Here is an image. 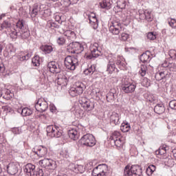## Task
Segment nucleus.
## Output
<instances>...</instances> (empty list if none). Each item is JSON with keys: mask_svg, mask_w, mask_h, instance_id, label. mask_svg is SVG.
<instances>
[{"mask_svg": "<svg viewBox=\"0 0 176 176\" xmlns=\"http://www.w3.org/2000/svg\"><path fill=\"white\" fill-rule=\"evenodd\" d=\"M147 39H149L150 41H155L156 39V34L153 32H148L147 34Z\"/></svg>", "mask_w": 176, "mask_h": 176, "instance_id": "603ef678", "label": "nucleus"}, {"mask_svg": "<svg viewBox=\"0 0 176 176\" xmlns=\"http://www.w3.org/2000/svg\"><path fill=\"white\" fill-rule=\"evenodd\" d=\"M79 104L85 111H93V109H94V103L91 102L90 100L86 98H80Z\"/></svg>", "mask_w": 176, "mask_h": 176, "instance_id": "f8f14e48", "label": "nucleus"}, {"mask_svg": "<svg viewBox=\"0 0 176 176\" xmlns=\"http://www.w3.org/2000/svg\"><path fill=\"white\" fill-rule=\"evenodd\" d=\"M89 24L94 30H97V28H98V19H97V18H92V19H89Z\"/></svg>", "mask_w": 176, "mask_h": 176, "instance_id": "f704fd0d", "label": "nucleus"}, {"mask_svg": "<svg viewBox=\"0 0 176 176\" xmlns=\"http://www.w3.org/2000/svg\"><path fill=\"white\" fill-rule=\"evenodd\" d=\"M69 168L74 173H80V174L85 173V170H86V168L83 166V165H75L74 164H70L69 165Z\"/></svg>", "mask_w": 176, "mask_h": 176, "instance_id": "6ab92c4d", "label": "nucleus"}, {"mask_svg": "<svg viewBox=\"0 0 176 176\" xmlns=\"http://www.w3.org/2000/svg\"><path fill=\"white\" fill-rule=\"evenodd\" d=\"M168 23L171 27V28H176V19L168 18Z\"/></svg>", "mask_w": 176, "mask_h": 176, "instance_id": "a18cd8bd", "label": "nucleus"}, {"mask_svg": "<svg viewBox=\"0 0 176 176\" xmlns=\"http://www.w3.org/2000/svg\"><path fill=\"white\" fill-rule=\"evenodd\" d=\"M96 72V66L94 65H91L87 69L84 70L85 75L87 76H91Z\"/></svg>", "mask_w": 176, "mask_h": 176, "instance_id": "cd10ccee", "label": "nucleus"}, {"mask_svg": "<svg viewBox=\"0 0 176 176\" xmlns=\"http://www.w3.org/2000/svg\"><path fill=\"white\" fill-rule=\"evenodd\" d=\"M119 38L120 39V41H127V39H129V35L127 34V33H122Z\"/></svg>", "mask_w": 176, "mask_h": 176, "instance_id": "13d9d810", "label": "nucleus"}, {"mask_svg": "<svg viewBox=\"0 0 176 176\" xmlns=\"http://www.w3.org/2000/svg\"><path fill=\"white\" fill-rule=\"evenodd\" d=\"M12 132L13 134H21V128H13L12 129Z\"/></svg>", "mask_w": 176, "mask_h": 176, "instance_id": "680f3d73", "label": "nucleus"}, {"mask_svg": "<svg viewBox=\"0 0 176 176\" xmlns=\"http://www.w3.org/2000/svg\"><path fill=\"white\" fill-rule=\"evenodd\" d=\"M38 164L47 170H56V168H57L56 161L49 158H44L43 160H40Z\"/></svg>", "mask_w": 176, "mask_h": 176, "instance_id": "0eeeda50", "label": "nucleus"}, {"mask_svg": "<svg viewBox=\"0 0 176 176\" xmlns=\"http://www.w3.org/2000/svg\"><path fill=\"white\" fill-rule=\"evenodd\" d=\"M47 26L50 27V28H60V25H58L57 23L54 22H48L47 23Z\"/></svg>", "mask_w": 176, "mask_h": 176, "instance_id": "864d4df0", "label": "nucleus"}, {"mask_svg": "<svg viewBox=\"0 0 176 176\" xmlns=\"http://www.w3.org/2000/svg\"><path fill=\"white\" fill-rule=\"evenodd\" d=\"M65 65L67 69L75 71L76 67L79 65V60L75 56H67L65 58Z\"/></svg>", "mask_w": 176, "mask_h": 176, "instance_id": "7ed1b4c3", "label": "nucleus"}, {"mask_svg": "<svg viewBox=\"0 0 176 176\" xmlns=\"http://www.w3.org/2000/svg\"><path fill=\"white\" fill-rule=\"evenodd\" d=\"M114 63L120 69H124L126 68V62L124 61V58L122 56L116 57Z\"/></svg>", "mask_w": 176, "mask_h": 176, "instance_id": "aec40b11", "label": "nucleus"}, {"mask_svg": "<svg viewBox=\"0 0 176 176\" xmlns=\"http://www.w3.org/2000/svg\"><path fill=\"white\" fill-rule=\"evenodd\" d=\"M97 16H96V14L91 12L90 14L88 15L89 20H91L92 19H96Z\"/></svg>", "mask_w": 176, "mask_h": 176, "instance_id": "774afa93", "label": "nucleus"}, {"mask_svg": "<svg viewBox=\"0 0 176 176\" xmlns=\"http://www.w3.org/2000/svg\"><path fill=\"white\" fill-rule=\"evenodd\" d=\"M8 50L11 54L12 53H14L16 52V50L12 45H8Z\"/></svg>", "mask_w": 176, "mask_h": 176, "instance_id": "0e129e2a", "label": "nucleus"}, {"mask_svg": "<svg viewBox=\"0 0 176 176\" xmlns=\"http://www.w3.org/2000/svg\"><path fill=\"white\" fill-rule=\"evenodd\" d=\"M10 36L12 39H16V38H17V30H16V29H14V28H12L10 30Z\"/></svg>", "mask_w": 176, "mask_h": 176, "instance_id": "de8ad7c7", "label": "nucleus"}, {"mask_svg": "<svg viewBox=\"0 0 176 176\" xmlns=\"http://www.w3.org/2000/svg\"><path fill=\"white\" fill-rule=\"evenodd\" d=\"M156 171V166L155 165H150L148 166L146 170V173L148 176H151Z\"/></svg>", "mask_w": 176, "mask_h": 176, "instance_id": "7c9ffc66", "label": "nucleus"}, {"mask_svg": "<svg viewBox=\"0 0 176 176\" xmlns=\"http://www.w3.org/2000/svg\"><path fill=\"white\" fill-rule=\"evenodd\" d=\"M117 8L119 9H125L126 8V1L125 0H118L116 3Z\"/></svg>", "mask_w": 176, "mask_h": 176, "instance_id": "ea45409f", "label": "nucleus"}, {"mask_svg": "<svg viewBox=\"0 0 176 176\" xmlns=\"http://www.w3.org/2000/svg\"><path fill=\"white\" fill-rule=\"evenodd\" d=\"M32 115V110L28 109V107H25L22 110V116H30Z\"/></svg>", "mask_w": 176, "mask_h": 176, "instance_id": "58836bf2", "label": "nucleus"}, {"mask_svg": "<svg viewBox=\"0 0 176 176\" xmlns=\"http://www.w3.org/2000/svg\"><path fill=\"white\" fill-rule=\"evenodd\" d=\"M34 171H35V165L32 164H28L25 166L24 173H25L26 175L32 176Z\"/></svg>", "mask_w": 176, "mask_h": 176, "instance_id": "4be33fe9", "label": "nucleus"}, {"mask_svg": "<svg viewBox=\"0 0 176 176\" xmlns=\"http://www.w3.org/2000/svg\"><path fill=\"white\" fill-rule=\"evenodd\" d=\"M137 86L135 84H133V82H122L121 89L124 93H126V94H129L131 93H134L135 91Z\"/></svg>", "mask_w": 176, "mask_h": 176, "instance_id": "dca6fc26", "label": "nucleus"}, {"mask_svg": "<svg viewBox=\"0 0 176 176\" xmlns=\"http://www.w3.org/2000/svg\"><path fill=\"white\" fill-rule=\"evenodd\" d=\"M63 35L67 36L69 41H74V39H76V34L75 32L72 30H66L63 32Z\"/></svg>", "mask_w": 176, "mask_h": 176, "instance_id": "a878e982", "label": "nucleus"}, {"mask_svg": "<svg viewBox=\"0 0 176 176\" xmlns=\"http://www.w3.org/2000/svg\"><path fill=\"white\" fill-rule=\"evenodd\" d=\"M112 35H118L122 32V23L119 21H113L109 29Z\"/></svg>", "mask_w": 176, "mask_h": 176, "instance_id": "9d476101", "label": "nucleus"}, {"mask_svg": "<svg viewBox=\"0 0 176 176\" xmlns=\"http://www.w3.org/2000/svg\"><path fill=\"white\" fill-rule=\"evenodd\" d=\"M85 89V84L80 82H76L75 85L70 88L69 94L72 97H76V96L82 94Z\"/></svg>", "mask_w": 176, "mask_h": 176, "instance_id": "423d86ee", "label": "nucleus"}, {"mask_svg": "<svg viewBox=\"0 0 176 176\" xmlns=\"http://www.w3.org/2000/svg\"><path fill=\"white\" fill-rule=\"evenodd\" d=\"M156 155H164L166 153V147H162L155 151Z\"/></svg>", "mask_w": 176, "mask_h": 176, "instance_id": "4d7b16f0", "label": "nucleus"}, {"mask_svg": "<svg viewBox=\"0 0 176 176\" xmlns=\"http://www.w3.org/2000/svg\"><path fill=\"white\" fill-rule=\"evenodd\" d=\"M169 56L170 58H176V51L174 50H170L169 51Z\"/></svg>", "mask_w": 176, "mask_h": 176, "instance_id": "052dcab7", "label": "nucleus"}, {"mask_svg": "<svg viewBox=\"0 0 176 176\" xmlns=\"http://www.w3.org/2000/svg\"><path fill=\"white\" fill-rule=\"evenodd\" d=\"M57 43L59 44L60 46H63L65 44V38H64V37L63 36L58 38Z\"/></svg>", "mask_w": 176, "mask_h": 176, "instance_id": "6e6d98bb", "label": "nucleus"}, {"mask_svg": "<svg viewBox=\"0 0 176 176\" xmlns=\"http://www.w3.org/2000/svg\"><path fill=\"white\" fill-rule=\"evenodd\" d=\"M91 54H85V58H87V60H91V58H97V57H99V56H101V48L98 45V43H94L93 45L90 47Z\"/></svg>", "mask_w": 176, "mask_h": 176, "instance_id": "20e7f679", "label": "nucleus"}, {"mask_svg": "<svg viewBox=\"0 0 176 176\" xmlns=\"http://www.w3.org/2000/svg\"><path fill=\"white\" fill-rule=\"evenodd\" d=\"M55 82L59 85L62 86V87H64L67 86L68 84V77L65 75V73L64 72H60L58 73V74L56 76V78Z\"/></svg>", "mask_w": 176, "mask_h": 176, "instance_id": "ddd939ff", "label": "nucleus"}, {"mask_svg": "<svg viewBox=\"0 0 176 176\" xmlns=\"http://www.w3.org/2000/svg\"><path fill=\"white\" fill-rule=\"evenodd\" d=\"M7 171L10 175H16L19 173V168L14 163H10L7 166Z\"/></svg>", "mask_w": 176, "mask_h": 176, "instance_id": "412c9836", "label": "nucleus"}, {"mask_svg": "<svg viewBox=\"0 0 176 176\" xmlns=\"http://www.w3.org/2000/svg\"><path fill=\"white\" fill-rule=\"evenodd\" d=\"M10 27H12V23L9 21H4L1 25V30H8Z\"/></svg>", "mask_w": 176, "mask_h": 176, "instance_id": "e433bc0d", "label": "nucleus"}, {"mask_svg": "<svg viewBox=\"0 0 176 176\" xmlns=\"http://www.w3.org/2000/svg\"><path fill=\"white\" fill-rule=\"evenodd\" d=\"M68 135L71 140H73L74 141H76L79 138V135H78V131L75 129H72L69 130L68 131Z\"/></svg>", "mask_w": 176, "mask_h": 176, "instance_id": "bb28decb", "label": "nucleus"}, {"mask_svg": "<svg viewBox=\"0 0 176 176\" xmlns=\"http://www.w3.org/2000/svg\"><path fill=\"white\" fill-rule=\"evenodd\" d=\"M33 10H36V12H38L39 13V12H41V4L38 3H34V5L33 6Z\"/></svg>", "mask_w": 176, "mask_h": 176, "instance_id": "bf43d9fd", "label": "nucleus"}, {"mask_svg": "<svg viewBox=\"0 0 176 176\" xmlns=\"http://www.w3.org/2000/svg\"><path fill=\"white\" fill-rule=\"evenodd\" d=\"M120 118L119 117V113L116 112H113L110 116V122L116 126L120 124Z\"/></svg>", "mask_w": 176, "mask_h": 176, "instance_id": "b1692460", "label": "nucleus"}, {"mask_svg": "<svg viewBox=\"0 0 176 176\" xmlns=\"http://www.w3.org/2000/svg\"><path fill=\"white\" fill-rule=\"evenodd\" d=\"M40 49L41 50H42V52L45 53V54H49L53 52V47H52V45H42L40 47Z\"/></svg>", "mask_w": 176, "mask_h": 176, "instance_id": "c85d7f7f", "label": "nucleus"}, {"mask_svg": "<svg viewBox=\"0 0 176 176\" xmlns=\"http://www.w3.org/2000/svg\"><path fill=\"white\" fill-rule=\"evenodd\" d=\"M60 155L62 156V157H65V159H68V157H69V152L65 148L63 149L60 152Z\"/></svg>", "mask_w": 176, "mask_h": 176, "instance_id": "49530a36", "label": "nucleus"}, {"mask_svg": "<svg viewBox=\"0 0 176 176\" xmlns=\"http://www.w3.org/2000/svg\"><path fill=\"white\" fill-rule=\"evenodd\" d=\"M32 176H43V170L38 168L35 170L34 169V172H33Z\"/></svg>", "mask_w": 176, "mask_h": 176, "instance_id": "09e8293b", "label": "nucleus"}, {"mask_svg": "<svg viewBox=\"0 0 176 176\" xmlns=\"http://www.w3.org/2000/svg\"><path fill=\"white\" fill-rule=\"evenodd\" d=\"M5 72V65L3 63H0V74Z\"/></svg>", "mask_w": 176, "mask_h": 176, "instance_id": "338daca9", "label": "nucleus"}, {"mask_svg": "<svg viewBox=\"0 0 176 176\" xmlns=\"http://www.w3.org/2000/svg\"><path fill=\"white\" fill-rule=\"evenodd\" d=\"M47 69L52 74H60L61 72V67L60 65L56 61H51L47 64Z\"/></svg>", "mask_w": 176, "mask_h": 176, "instance_id": "f3484780", "label": "nucleus"}, {"mask_svg": "<svg viewBox=\"0 0 176 176\" xmlns=\"http://www.w3.org/2000/svg\"><path fill=\"white\" fill-rule=\"evenodd\" d=\"M34 107L35 109L37 110L38 112H45L47 111V108H49V104L44 98H40L36 102Z\"/></svg>", "mask_w": 176, "mask_h": 176, "instance_id": "9b49d317", "label": "nucleus"}, {"mask_svg": "<svg viewBox=\"0 0 176 176\" xmlns=\"http://www.w3.org/2000/svg\"><path fill=\"white\" fill-rule=\"evenodd\" d=\"M146 72H148V66H146V65H141L140 70L139 71L140 75H141V76H145Z\"/></svg>", "mask_w": 176, "mask_h": 176, "instance_id": "2f4dec72", "label": "nucleus"}, {"mask_svg": "<svg viewBox=\"0 0 176 176\" xmlns=\"http://www.w3.org/2000/svg\"><path fill=\"white\" fill-rule=\"evenodd\" d=\"M138 14L140 20H146L149 23L153 20V15H152V12L150 11L140 10L138 12Z\"/></svg>", "mask_w": 176, "mask_h": 176, "instance_id": "2eb2a0df", "label": "nucleus"}, {"mask_svg": "<svg viewBox=\"0 0 176 176\" xmlns=\"http://www.w3.org/2000/svg\"><path fill=\"white\" fill-rule=\"evenodd\" d=\"M124 176H133V171L131 168L129 166H126L124 170Z\"/></svg>", "mask_w": 176, "mask_h": 176, "instance_id": "4c0bfd02", "label": "nucleus"}, {"mask_svg": "<svg viewBox=\"0 0 176 176\" xmlns=\"http://www.w3.org/2000/svg\"><path fill=\"white\" fill-rule=\"evenodd\" d=\"M32 63L34 67H39L41 65V58L38 56H35L32 59Z\"/></svg>", "mask_w": 176, "mask_h": 176, "instance_id": "c9c22d12", "label": "nucleus"}, {"mask_svg": "<svg viewBox=\"0 0 176 176\" xmlns=\"http://www.w3.org/2000/svg\"><path fill=\"white\" fill-rule=\"evenodd\" d=\"M31 56H32V53H28L25 56H23L22 57H21L20 60L24 61L25 60H29Z\"/></svg>", "mask_w": 176, "mask_h": 176, "instance_id": "5fc2aeb1", "label": "nucleus"}, {"mask_svg": "<svg viewBox=\"0 0 176 176\" xmlns=\"http://www.w3.org/2000/svg\"><path fill=\"white\" fill-rule=\"evenodd\" d=\"M69 47L71 49V53L74 54H80V53L85 50L83 45L78 42L70 43Z\"/></svg>", "mask_w": 176, "mask_h": 176, "instance_id": "4468645a", "label": "nucleus"}, {"mask_svg": "<svg viewBox=\"0 0 176 176\" xmlns=\"http://www.w3.org/2000/svg\"><path fill=\"white\" fill-rule=\"evenodd\" d=\"M113 142H114V144H115L116 146H117V148H122L123 146L124 142H123V140H122V138L113 141Z\"/></svg>", "mask_w": 176, "mask_h": 176, "instance_id": "c03bdc74", "label": "nucleus"}, {"mask_svg": "<svg viewBox=\"0 0 176 176\" xmlns=\"http://www.w3.org/2000/svg\"><path fill=\"white\" fill-rule=\"evenodd\" d=\"M80 142L84 146H94L96 145V138L92 134L87 133L81 138Z\"/></svg>", "mask_w": 176, "mask_h": 176, "instance_id": "39448f33", "label": "nucleus"}, {"mask_svg": "<svg viewBox=\"0 0 176 176\" xmlns=\"http://www.w3.org/2000/svg\"><path fill=\"white\" fill-rule=\"evenodd\" d=\"M39 12L38 11H36L35 10L32 9V12H30V16L32 19L38 16Z\"/></svg>", "mask_w": 176, "mask_h": 176, "instance_id": "e2e57ef3", "label": "nucleus"}, {"mask_svg": "<svg viewBox=\"0 0 176 176\" xmlns=\"http://www.w3.org/2000/svg\"><path fill=\"white\" fill-rule=\"evenodd\" d=\"M131 128L130 124L129 123H122L120 126V129L122 133H127L130 131Z\"/></svg>", "mask_w": 176, "mask_h": 176, "instance_id": "473e14b6", "label": "nucleus"}, {"mask_svg": "<svg viewBox=\"0 0 176 176\" xmlns=\"http://www.w3.org/2000/svg\"><path fill=\"white\" fill-rule=\"evenodd\" d=\"M100 6L102 9H111V3H109V2H107L105 0H104L102 2H100Z\"/></svg>", "mask_w": 176, "mask_h": 176, "instance_id": "a19ab883", "label": "nucleus"}, {"mask_svg": "<svg viewBox=\"0 0 176 176\" xmlns=\"http://www.w3.org/2000/svg\"><path fill=\"white\" fill-rule=\"evenodd\" d=\"M132 174L133 176H142V168L138 165H132L131 167Z\"/></svg>", "mask_w": 176, "mask_h": 176, "instance_id": "5701e85b", "label": "nucleus"}, {"mask_svg": "<svg viewBox=\"0 0 176 176\" xmlns=\"http://www.w3.org/2000/svg\"><path fill=\"white\" fill-rule=\"evenodd\" d=\"M47 135L51 138H60L63 135V129L57 125H49L46 128Z\"/></svg>", "mask_w": 176, "mask_h": 176, "instance_id": "f03ea898", "label": "nucleus"}, {"mask_svg": "<svg viewBox=\"0 0 176 176\" xmlns=\"http://www.w3.org/2000/svg\"><path fill=\"white\" fill-rule=\"evenodd\" d=\"M106 98L108 102H111L112 100H115V93L110 91L107 94Z\"/></svg>", "mask_w": 176, "mask_h": 176, "instance_id": "37998d69", "label": "nucleus"}, {"mask_svg": "<svg viewBox=\"0 0 176 176\" xmlns=\"http://www.w3.org/2000/svg\"><path fill=\"white\" fill-rule=\"evenodd\" d=\"M32 152H34L38 157H44L47 155V148L43 146H36L32 149Z\"/></svg>", "mask_w": 176, "mask_h": 176, "instance_id": "a211bd4d", "label": "nucleus"}, {"mask_svg": "<svg viewBox=\"0 0 176 176\" xmlns=\"http://www.w3.org/2000/svg\"><path fill=\"white\" fill-rule=\"evenodd\" d=\"M107 58L108 60V63L107 66V72L108 74H112L114 71H118L116 69V65H115V60H116V56L113 54H109Z\"/></svg>", "mask_w": 176, "mask_h": 176, "instance_id": "1a4fd4ad", "label": "nucleus"}, {"mask_svg": "<svg viewBox=\"0 0 176 176\" xmlns=\"http://www.w3.org/2000/svg\"><path fill=\"white\" fill-rule=\"evenodd\" d=\"M140 61H142V63H149V61H151V56H149L148 52L143 53L140 56Z\"/></svg>", "mask_w": 176, "mask_h": 176, "instance_id": "c756f323", "label": "nucleus"}, {"mask_svg": "<svg viewBox=\"0 0 176 176\" xmlns=\"http://www.w3.org/2000/svg\"><path fill=\"white\" fill-rule=\"evenodd\" d=\"M16 28H19L21 38L22 39H28L30 38V30H28V25L24 20H19L16 23Z\"/></svg>", "mask_w": 176, "mask_h": 176, "instance_id": "f257e3e1", "label": "nucleus"}, {"mask_svg": "<svg viewBox=\"0 0 176 176\" xmlns=\"http://www.w3.org/2000/svg\"><path fill=\"white\" fill-rule=\"evenodd\" d=\"M165 111L166 108L164 107V104L162 103L156 104V106L154 107V112L158 115H162V113H164Z\"/></svg>", "mask_w": 176, "mask_h": 176, "instance_id": "393cba45", "label": "nucleus"}, {"mask_svg": "<svg viewBox=\"0 0 176 176\" xmlns=\"http://www.w3.org/2000/svg\"><path fill=\"white\" fill-rule=\"evenodd\" d=\"M87 168H88V170H91V168H93V162L89 161L87 164Z\"/></svg>", "mask_w": 176, "mask_h": 176, "instance_id": "69168bd1", "label": "nucleus"}, {"mask_svg": "<svg viewBox=\"0 0 176 176\" xmlns=\"http://www.w3.org/2000/svg\"><path fill=\"white\" fill-rule=\"evenodd\" d=\"M155 78L157 80H162V79L166 78V74H164V72L156 73Z\"/></svg>", "mask_w": 176, "mask_h": 176, "instance_id": "79ce46f5", "label": "nucleus"}, {"mask_svg": "<svg viewBox=\"0 0 176 176\" xmlns=\"http://www.w3.org/2000/svg\"><path fill=\"white\" fill-rule=\"evenodd\" d=\"M108 174V166L105 164H99L92 170L93 176H107Z\"/></svg>", "mask_w": 176, "mask_h": 176, "instance_id": "6e6552de", "label": "nucleus"}, {"mask_svg": "<svg viewBox=\"0 0 176 176\" xmlns=\"http://www.w3.org/2000/svg\"><path fill=\"white\" fill-rule=\"evenodd\" d=\"M169 107L173 111H176V100H172L169 102Z\"/></svg>", "mask_w": 176, "mask_h": 176, "instance_id": "3c124183", "label": "nucleus"}, {"mask_svg": "<svg viewBox=\"0 0 176 176\" xmlns=\"http://www.w3.org/2000/svg\"><path fill=\"white\" fill-rule=\"evenodd\" d=\"M120 138H122V136L120 135V132L119 131H114L110 137L111 141L113 142L116 141V140H119Z\"/></svg>", "mask_w": 176, "mask_h": 176, "instance_id": "72a5a7b5", "label": "nucleus"}, {"mask_svg": "<svg viewBox=\"0 0 176 176\" xmlns=\"http://www.w3.org/2000/svg\"><path fill=\"white\" fill-rule=\"evenodd\" d=\"M142 85L144 87H149V86H151V80H149V79L144 78L143 79V81L142 82Z\"/></svg>", "mask_w": 176, "mask_h": 176, "instance_id": "8fccbe9b", "label": "nucleus"}]
</instances>
